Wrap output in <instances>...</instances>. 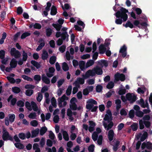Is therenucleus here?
Here are the masks:
<instances>
[{
  "instance_id": "nucleus-1",
  "label": "nucleus",
  "mask_w": 152,
  "mask_h": 152,
  "mask_svg": "<svg viewBox=\"0 0 152 152\" xmlns=\"http://www.w3.org/2000/svg\"><path fill=\"white\" fill-rule=\"evenodd\" d=\"M128 12V11L125 8L121 7L120 9V11H118L116 12L115 15L117 18L115 20V23L117 24L121 25L122 23V20L123 19L124 22L126 21L128 18V15L126 14Z\"/></svg>"
},
{
  "instance_id": "nucleus-2",
  "label": "nucleus",
  "mask_w": 152,
  "mask_h": 152,
  "mask_svg": "<svg viewBox=\"0 0 152 152\" xmlns=\"http://www.w3.org/2000/svg\"><path fill=\"white\" fill-rule=\"evenodd\" d=\"M102 73V69L99 66H96L92 70H89L87 71L85 75H82V77L86 79L90 76L92 77L94 76L96 74L98 75H101Z\"/></svg>"
},
{
  "instance_id": "nucleus-3",
  "label": "nucleus",
  "mask_w": 152,
  "mask_h": 152,
  "mask_svg": "<svg viewBox=\"0 0 152 152\" xmlns=\"http://www.w3.org/2000/svg\"><path fill=\"white\" fill-rule=\"evenodd\" d=\"M88 104L86 105V108L89 110H91V112H96L98 108L97 106L94 107V104L96 105L97 103L95 100L92 99H89L87 102Z\"/></svg>"
},
{
  "instance_id": "nucleus-4",
  "label": "nucleus",
  "mask_w": 152,
  "mask_h": 152,
  "mask_svg": "<svg viewBox=\"0 0 152 152\" xmlns=\"http://www.w3.org/2000/svg\"><path fill=\"white\" fill-rule=\"evenodd\" d=\"M126 97L131 104L135 102L137 99V96L133 93H127L126 94Z\"/></svg>"
},
{
  "instance_id": "nucleus-5",
  "label": "nucleus",
  "mask_w": 152,
  "mask_h": 152,
  "mask_svg": "<svg viewBox=\"0 0 152 152\" xmlns=\"http://www.w3.org/2000/svg\"><path fill=\"white\" fill-rule=\"evenodd\" d=\"M115 82H118L119 80L121 81H124L126 79L125 76L123 74H120L117 72L114 75Z\"/></svg>"
},
{
  "instance_id": "nucleus-6",
  "label": "nucleus",
  "mask_w": 152,
  "mask_h": 152,
  "mask_svg": "<svg viewBox=\"0 0 152 152\" xmlns=\"http://www.w3.org/2000/svg\"><path fill=\"white\" fill-rule=\"evenodd\" d=\"M10 53L12 56H14L15 58H20L21 56L20 52L16 50L14 48H12L10 51Z\"/></svg>"
},
{
  "instance_id": "nucleus-7",
  "label": "nucleus",
  "mask_w": 152,
  "mask_h": 152,
  "mask_svg": "<svg viewBox=\"0 0 152 152\" xmlns=\"http://www.w3.org/2000/svg\"><path fill=\"white\" fill-rule=\"evenodd\" d=\"M127 48L125 45H124L121 48L119 53H122V56L125 58L127 55Z\"/></svg>"
},
{
  "instance_id": "nucleus-8",
  "label": "nucleus",
  "mask_w": 152,
  "mask_h": 152,
  "mask_svg": "<svg viewBox=\"0 0 152 152\" xmlns=\"http://www.w3.org/2000/svg\"><path fill=\"white\" fill-rule=\"evenodd\" d=\"M102 123L104 128L106 129L107 131L111 129L113 125V123L112 121L110 122L108 125L107 123L104 121H103Z\"/></svg>"
},
{
  "instance_id": "nucleus-9",
  "label": "nucleus",
  "mask_w": 152,
  "mask_h": 152,
  "mask_svg": "<svg viewBox=\"0 0 152 152\" xmlns=\"http://www.w3.org/2000/svg\"><path fill=\"white\" fill-rule=\"evenodd\" d=\"M18 61L16 59L14 58H12L10 63V66L11 68H15L17 65Z\"/></svg>"
},
{
  "instance_id": "nucleus-10",
  "label": "nucleus",
  "mask_w": 152,
  "mask_h": 152,
  "mask_svg": "<svg viewBox=\"0 0 152 152\" xmlns=\"http://www.w3.org/2000/svg\"><path fill=\"white\" fill-rule=\"evenodd\" d=\"M114 134V131L112 129L110 130L108 132V136L110 141H111L113 140Z\"/></svg>"
},
{
  "instance_id": "nucleus-11",
  "label": "nucleus",
  "mask_w": 152,
  "mask_h": 152,
  "mask_svg": "<svg viewBox=\"0 0 152 152\" xmlns=\"http://www.w3.org/2000/svg\"><path fill=\"white\" fill-rule=\"evenodd\" d=\"M106 48L105 46L102 44L100 45L99 47V53L100 54H103L106 51Z\"/></svg>"
},
{
  "instance_id": "nucleus-12",
  "label": "nucleus",
  "mask_w": 152,
  "mask_h": 152,
  "mask_svg": "<svg viewBox=\"0 0 152 152\" xmlns=\"http://www.w3.org/2000/svg\"><path fill=\"white\" fill-rule=\"evenodd\" d=\"M42 79L44 83L46 84H49L50 83V79L47 78L44 74L42 75Z\"/></svg>"
},
{
  "instance_id": "nucleus-13",
  "label": "nucleus",
  "mask_w": 152,
  "mask_h": 152,
  "mask_svg": "<svg viewBox=\"0 0 152 152\" xmlns=\"http://www.w3.org/2000/svg\"><path fill=\"white\" fill-rule=\"evenodd\" d=\"M62 131L63 137L64 140L66 141H68L69 140V137L67 132L62 130L61 131Z\"/></svg>"
},
{
  "instance_id": "nucleus-14",
  "label": "nucleus",
  "mask_w": 152,
  "mask_h": 152,
  "mask_svg": "<svg viewBox=\"0 0 152 152\" xmlns=\"http://www.w3.org/2000/svg\"><path fill=\"white\" fill-rule=\"evenodd\" d=\"M69 35L67 34V32H63L62 33V34L61 36V39L63 40H64L66 38V41H68V37H69Z\"/></svg>"
},
{
  "instance_id": "nucleus-15",
  "label": "nucleus",
  "mask_w": 152,
  "mask_h": 152,
  "mask_svg": "<svg viewBox=\"0 0 152 152\" xmlns=\"http://www.w3.org/2000/svg\"><path fill=\"white\" fill-rule=\"evenodd\" d=\"M57 13V9L56 6L53 5L51 7L50 15H55Z\"/></svg>"
},
{
  "instance_id": "nucleus-16",
  "label": "nucleus",
  "mask_w": 152,
  "mask_h": 152,
  "mask_svg": "<svg viewBox=\"0 0 152 152\" xmlns=\"http://www.w3.org/2000/svg\"><path fill=\"white\" fill-rule=\"evenodd\" d=\"M99 64L101 66L104 65L105 67H107L108 66V63L107 61L105 60H101L100 61L98 62Z\"/></svg>"
},
{
  "instance_id": "nucleus-17",
  "label": "nucleus",
  "mask_w": 152,
  "mask_h": 152,
  "mask_svg": "<svg viewBox=\"0 0 152 152\" xmlns=\"http://www.w3.org/2000/svg\"><path fill=\"white\" fill-rule=\"evenodd\" d=\"M39 129L37 128L31 132V137L33 138L36 137L39 134Z\"/></svg>"
},
{
  "instance_id": "nucleus-18",
  "label": "nucleus",
  "mask_w": 152,
  "mask_h": 152,
  "mask_svg": "<svg viewBox=\"0 0 152 152\" xmlns=\"http://www.w3.org/2000/svg\"><path fill=\"white\" fill-rule=\"evenodd\" d=\"M123 25L124 26H125L126 28L129 27L131 28H134L133 24L130 21H128L125 24L124 23Z\"/></svg>"
},
{
  "instance_id": "nucleus-19",
  "label": "nucleus",
  "mask_w": 152,
  "mask_h": 152,
  "mask_svg": "<svg viewBox=\"0 0 152 152\" xmlns=\"http://www.w3.org/2000/svg\"><path fill=\"white\" fill-rule=\"evenodd\" d=\"M52 26L55 28L56 29V30L58 31H59L62 27V25H59L58 24H56L53 23L52 24Z\"/></svg>"
},
{
  "instance_id": "nucleus-20",
  "label": "nucleus",
  "mask_w": 152,
  "mask_h": 152,
  "mask_svg": "<svg viewBox=\"0 0 152 152\" xmlns=\"http://www.w3.org/2000/svg\"><path fill=\"white\" fill-rule=\"evenodd\" d=\"M69 107L71 110H77V106L75 102L72 103L71 104L69 105Z\"/></svg>"
},
{
  "instance_id": "nucleus-21",
  "label": "nucleus",
  "mask_w": 152,
  "mask_h": 152,
  "mask_svg": "<svg viewBox=\"0 0 152 152\" xmlns=\"http://www.w3.org/2000/svg\"><path fill=\"white\" fill-rule=\"evenodd\" d=\"M47 128L46 126L42 127L40 130V134L41 135H43L47 131Z\"/></svg>"
},
{
  "instance_id": "nucleus-22",
  "label": "nucleus",
  "mask_w": 152,
  "mask_h": 152,
  "mask_svg": "<svg viewBox=\"0 0 152 152\" xmlns=\"http://www.w3.org/2000/svg\"><path fill=\"white\" fill-rule=\"evenodd\" d=\"M148 134L147 132H144L140 138V141L143 142L144 141L147 137Z\"/></svg>"
},
{
  "instance_id": "nucleus-23",
  "label": "nucleus",
  "mask_w": 152,
  "mask_h": 152,
  "mask_svg": "<svg viewBox=\"0 0 152 152\" xmlns=\"http://www.w3.org/2000/svg\"><path fill=\"white\" fill-rule=\"evenodd\" d=\"M31 104L33 110L35 111H37L38 110V107L36 103L32 101Z\"/></svg>"
},
{
  "instance_id": "nucleus-24",
  "label": "nucleus",
  "mask_w": 152,
  "mask_h": 152,
  "mask_svg": "<svg viewBox=\"0 0 152 152\" xmlns=\"http://www.w3.org/2000/svg\"><path fill=\"white\" fill-rule=\"evenodd\" d=\"M48 52L45 50L43 51L42 55V58L43 60H46L48 57Z\"/></svg>"
},
{
  "instance_id": "nucleus-25",
  "label": "nucleus",
  "mask_w": 152,
  "mask_h": 152,
  "mask_svg": "<svg viewBox=\"0 0 152 152\" xmlns=\"http://www.w3.org/2000/svg\"><path fill=\"white\" fill-rule=\"evenodd\" d=\"M120 144V142L117 141L115 144L113 146V149L114 151L116 152L118 148V146Z\"/></svg>"
},
{
  "instance_id": "nucleus-26",
  "label": "nucleus",
  "mask_w": 152,
  "mask_h": 152,
  "mask_svg": "<svg viewBox=\"0 0 152 152\" xmlns=\"http://www.w3.org/2000/svg\"><path fill=\"white\" fill-rule=\"evenodd\" d=\"M62 68L63 70L64 71H67L69 69V67L68 65L65 62H64L63 63Z\"/></svg>"
},
{
  "instance_id": "nucleus-27",
  "label": "nucleus",
  "mask_w": 152,
  "mask_h": 152,
  "mask_svg": "<svg viewBox=\"0 0 152 152\" xmlns=\"http://www.w3.org/2000/svg\"><path fill=\"white\" fill-rule=\"evenodd\" d=\"M46 35L47 37H50L53 32V30L50 28L46 29Z\"/></svg>"
},
{
  "instance_id": "nucleus-28",
  "label": "nucleus",
  "mask_w": 152,
  "mask_h": 152,
  "mask_svg": "<svg viewBox=\"0 0 152 152\" xmlns=\"http://www.w3.org/2000/svg\"><path fill=\"white\" fill-rule=\"evenodd\" d=\"M56 61V57L55 56H52L50 59L49 63L51 64H53Z\"/></svg>"
},
{
  "instance_id": "nucleus-29",
  "label": "nucleus",
  "mask_w": 152,
  "mask_h": 152,
  "mask_svg": "<svg viewBox=\"0 0 152 152\" xmlns=\"http://www.w3.org/2000/svg\"><path fill=\"white\" fill-rule=\"evenodd\" d=\"M34 93V91L32 89H27L26 91L25 94L27 96H30Z\"/></svg>"
},
{
  "instance_id": "nucleus-30",
  "label": "nucleus",
  "mask_w": 152,
  "mask_h": 152,
  "mask_svg": "<svg viewBox=\"0 0 152 152\" xmlns=\"http://www.w3.org/2000/svg\"><path fill=\"white\" fill-rule=\"evenodd\" d=\"M12 91L15 93L18 94L20 91V88L17 87H14L12 88Z\"/></svg>"
},
{
  "instance_id": "nucleus-31",
  "label": "nucleus",
  "mask_w": 152,
  "mask_h": 152,
  "mask_svg": "<svg viewBox=\"0 0 152 152\" xmlns=\"http://www.w3.org/2000/svg\"><path fill=\"white\" fill-rule=\"evenodd\" d=\"M9 135V134L8 132H4L2 136L3 140L5 141L7 140V138H8Z\"/></svg>"
},
{
  "instance_id": "nucleus-32",
  "label": "nucleus",
  "mask_w": 152,
  "mask_h": 152,
  "mask_svg": "<svg viewBox=\"0 0 152 152\" xmlns=\"http://www.w3.org/2000/svg\"><path fill=\"white\" fill-rule=\"evenodd\" d=\"M138 127V125L137 124L135 123H134L131 126V127L133 131H136Z\"/></svg>"
},
{
  "instance_id": "nucleus-33",
  "label": "nucleus",
  "mask_w": 152,
  "mask_h": 152,
  "mask_svg": "<svg viewBox=\"0 0 152 152\" xmlns=\"http://www.w3.org/2000/svg\"><path fill=\"white\" fill-rule=\"evenodd\" d=\"M112 119V118L111 117L108 115L107 114H106L105 115L104 117L103 118V120L104 121H107L108 122H109L110 121H111Z\"/></svg>"
},
{
  "instance_id": "nucleus-34",
  "label": "nucleus",
  "mask_w": 152,
  "mask_h": 152,
  "mask_svg": "<svg viewBox=\"0 0 152 152\" xmlns=\"http://www.w3.org/2000/svg\"><path fill=\"white\" fill-rule=\"evenodd\" d=\"M98 134H97L96 132H94L92 135V138L94 141H96L97 140L98 137Z\"/></svg>"
},
{
  "instance_id": "nucleus-35",
  "label": "nucleus",
  "mask_w": 152,
  "mask_h": 152,
  "mask_svg": "<svg viewBox=\"0 0 152 152\" xmlns=\"http://www.w3.org/2000/svg\"><path fill=\"white\" fill-rule=\"evenodd\" d=\"M137 103L138 104H140V106L142 108H145L144 107V101L142 98L140 99V101H137Z\"/></svg>"
},
{
  "instance_id": "nucleus-36",
  "label": "nucleus",
  "mask_w": 152,
  "mask_h": 152,
  "mask_svg": "<svg viewBox=\"0 0 152 152\" xmlns=\"http://www.w3.org/2000/svg\"><path fill=\"white\" fill-rule=\"evenodd\" d=\"M21 77L24 79L27 80L28 81L31 82L33 81L32 78L31 77L26 75H21Z\"/></svg>"
},
{
  "instance_id": "nucleus-37",
  "label": "nucleus",
  "mask_w": 152,
  "mask_h": 152,
  "mask_svg": "<svg viewBox=\"0 0 152 152\" xmlns=\"http://www.w3.org/2000/svg\"><path fill=\"white\" fill-rule=\"evenodd\" d=\"M22 56L23 61H26L27 60L28 58V55L27 53L24 50H23V51Z\"/></svg>"
},
{
  "instance_id": "nucleus-38",
  "label": "nucleus",
  "mask_w": 152,
  "mask_h": 152,
  "mask_svg": "<svg viewBox=\"0 0 152 152\" xmlns=\"http://www.w3.org/2000/svg\"><path fill=\"white\" fill-rule=\"evenodd\" d=\"M94 61L92 59L88 61L86 64V67H88L92 65L94 63Z\"/></svg>"
},
{
  "instance_id": "nucleus-39",
  "label": "nucleus",
  "mask_w": 152,
  "mask_h": 152,
  "mask_svg": "<svg viewBox=\"0 0 152 152\" xmlns=\"http://www.w3.org/2000/svg\"><path fill=\"white\" fill-rule=\"evenodd\" d=\"M114 84L112 81L109 82L107 85L106 87L108 89H111L113 88L114 86Z\"/></svg>"
},
{
  "instance_id": "nucleus-40",
  "label": "nucleus",
  "mask_w": 152,
  "mask_h": 152,
  "mask_svg": "<svg viewBox=\"0 0 152 152\" xmlns=\"http://www.w3.org/2000/svg\"><path fill=\"white\" fill-rule=\"evenodd\" d=\"M34 80L38 83L41 80V77L39 75H36L34 76Z\"/></svg>"
},
{
  "instance_id": "nucleus-41",
  "label": "nucleus",
  "mask_w": 152,
  "mask_h": 152,
  "mask_svg": "<svg viewBox=\"0 0 152 152\" xmlns=\"http://www.w3.org/2000/svg\"><path fill=\"white\" fill-rule=\"evenodd\" d=\"M6 78L11 84H14L15 83V80L12 77L7 76Z\"/></svg>"
},
{
  "instance_id": "nucleus-42",
  "label": "nucleus",
  "mask_w": 152,
  "mask_h": 152,
  "mask_svg": "<svg viewBox=\"0 0 152 152\" xmlns=\"http://www.w3.org/2000/svg\"><path fill=\"white\" fill-rule=\"evenodd\" d=\"M31 35V33L28 32H25L23 33L21 36V38L22 39L25 38L26 37Z\"/></svg>"
},
{
  "instance_id": "nucleus-43",
  "label": "nucleus",
  "mask_w": 152,
  "mask_h": 152,
  "mask_svg": "<svg viewBox=\"0 0 152 152\" xmlns=\"http://www.w3.org/2000/svg\"><path fill=\"white\" fill-rule=\"evenodd\" d=\"M37 115L35 112L31 113L28 116V117L31 119H34L36 118Z\"/></svg>"
},
{
  "instance_id": "nucleus-44",
  "label": "nucleus",
  "mask_w": 152,
  "mask_h": 152,
  "mask_svg": "<svg viewBox=\"0 0 152 152\" xmlns=\"http://www.w3.org/2000/svg\"><path fill=\"white\" fill-rule=\"evenodd\" d=\"M56 100L55 97H53L51 99V104L55 108L56 107Z\"/></svg>"
},
{
  "instance_id": "nucleus-45",
  "label": "nucleus",
  "mask_w": 152,
  "mask_h": 152,
  "mask_svg": "<svg viewBox=\"0 0 152 152\" xmlns=\"http://www.w3.org/2000/svg\"><path fill=\"white\" fill-rule=\"evenodd\" d=\"M72 86H68V88L66 89V93L67 96H69L71 93L72 90Z\"/></svg>"
},
{
  "instance_id": "nucleus-46",
  "label": "nucleus",
  "mask_w": 152,
  "mask_h": 152,
  "mask_svg": "<svg viewBox=\"0 0 152 152\" xmlns=\"http://www.w3.org/2000/svg\"><path fill=\"white\" fill-rule=\"evenodd\" d=\"M132 9L136 12V14L137 15H140L141 14L142 11L140 8L138 7L136 8L133 7Z\"/></svg>"
},
{
  "instance_id": "nucleus-47",
  "label": "nucleus",
  "mask_w": 152,
  "mask_h": 152,
  "mask_svg": "<svg viewBox=\"0 0 152 152\" xmlns=\"http://www.w3.org/2000/svg\"><path fill=\"white\" fill-rule=\"evenodd\" d=\"M143 113L140 110L136 111L135 113V115L137 116L140 118L142 117L143 116Z\"/></svg>"
},
{
  "instance_id": "nucleus-48",
  "label": "nucleus",
  "mask_w": 152,
  "mask_h": 152,
  "mask_svg": "<svg viewBox=\"0 0 152 152\" xmlns=\"http://www.w3.org/2000/svg\"><path fill=\"white\" fill-rule=\"evenodd\" d=\"M45 42H41L38 46L36 49V51H38L40 50L45 45Z\"/></svg>"
},
{
  "instance_id": "nucleus-49",
  "label": "nucleus",
  "mask_w": 152,
  "mask_h": 152,
  "mask_svg": "<svg viewBox=\"0 0 152 152\" xmlns=\"http://www.w3.org/2000/svg\"><path fill=\"white\" fill-rule=\"evenodd\" d=\"M15 145L16 148L19 149H23L24 147L23 145L20 143H15Z\"/></svg>"
},
{
  "instance_id": "nucleus-50",
  "label": "nucleus",
  "mask_w": 152,
  "mask_h": 152,
  "mask_svg": "<svg viewBox=\"0 0 152 152\" xmlns=\"http://www.w3.org/2000/svg\"><path fill=\"white\" fill-rule=\"evenodd\" d=\"M103 87L99 85H97L96 87V91L97 92H100L102 90Z\"/></svg>"
},
{
  "instance_id": "nucleus-51",
  "label": "nucleus",
  "mask_w": 152,
  "mask_h": 152,
  "mask_svg": "<svg viewBox=\"0 0 152 152\" xmlns=\"http://www.w3.org/2000/svg\"><path fill=\"white\" fill-rule=\"evenodd\" d=\"M15 118V115L14 114L9 115V120L10 122L12 123L14 121Z\"/></svg>"
},
{
  "instance_id": "nucleus-52",
  "label": "nucleus",
  "mask_w": 152,
  "mask_h": 152,
  "mask_svg": "<svg viewBox=\"0 0 152 152\" xmlns=\"http://www.w3.org/2000/svg\"><path fill=\"white\" fill-rule=\"evenodd\" d=\"M103 140V136L102 135H99L98 139L97 140V142L98 144L99 145H101L102 144Z\"/></svg>"
},
{
  "instance_id": "nucleus-53",
  "label": "nucleus",
  "mask_w": 152,
  "mask_h": 152,
  "mask_svg": "<svg viewBox=\"0 0 152 152\" xmlns=\"http://www.w3.org/2000/svg\"><path fill=\"white\" fill-rule=\"evenodd\" d=\"M126 90L125 88H121L119 90L118 94L119 95H122L126 93Z\"/></svg>"
},
{
  "instance_id": "nucleus-54",
  "label": "nucleus",
  "mask_w": 152,
  "mask_h": 152,
  "mask_svg": "<svg viewBox=\"0 0 152 152\" xmlns=\"http://www.w3.org/2000/svg\"><path fill=\"white\" fill-rule=\"evenodd\" d=\"M30 124L34 127H36L38 124V122L37 120H33L30 122Z\"/></svg>"
},
{
  "instance_id": "nucleus-55",
  "label": "nucleus",
  "mask_w": 152,
  "mask_h": 152,
  "mask_svg": "<svg viewBox=\"0 0 152 152\" xmlns=\"http://www.w3.org/2000/svg\"><path fill=\"white\" fill-rule=\"evenodd\" d=\"M38 95L37 97V99L39 102H40L43 97L42 94L40 92H38Z\"/></svg>"
},
{
  "instance_id": "nucleus-56",
  "label": "nucleus",
  "mask_w": 152,
  "mask_h": 152,
  "mask_svg": "<svg viewBox=\"0 0 152 152\" xmlns=\"http://www.w3.org/2000/svg\"><path fill=\"white\" fill-rule=\"evenodd\" d=\"M83 78L79 77L77 79V80L80 84L82 85L84 83V79H85L83 77Z\"/></svg>"
},
{
  "instance_id": "nucleus-57",
  "label": "nucleus",
  "mask_w": 152,
  "mask_h": 152,
  "mask_svg": "<svg viewBox=\"0 0 152 152\" xmlns=\"http://www.w3.org/2000/svg\"><path fill=\"white\" fill-rule=\"evenodd\" d=\"M95 146L94 144H91L89 145L88 148V150L89 152H94Z\"/></svg>"
},
{
  "instance_id": "nucleus-58",
  "label": "nucleus",
  "mask_w": 152,
  "mask_h": 152,
  "mask_svg": "<svg viewBox=\"0 0 152 152\" xmlns=\"http://www.w3.org/2000/svg\"><path fill=\"white\" fill-rule=\"evenodd\" d=\"M66 47L65 45H63L59 48V50L61 53H63L65 51Z\"/></svg>"
},
{
  "instance_id": "nucleus-59",
  "label": "nucleus",
  "mask_w": 152,
  "mask_h": 152,
  "mask_svg": "<svg viewBox=\"0 0 152 152\" xmlns=\"http://www.w3.org/2000/svg\"><path fill=\"white\" fill-rule=\"evenodd\" d=\"M17 105L20 107H23L24 106V103L22 101L20 100L18 101L17 103Z\"/></svg>"
},
{
  "instance_id": "nucleus-60",
  "label": "nucleus",
  "mask_w": 152,
  "mask_h": 152,
  "mask_svg": "<svg viewBox=\"0 0 152 152\" xmlns=\"http://www.w3.org/2000/svg\"><path fill=\"white\" fill-rule=\"evenodd\" d=\"M5 55V52L3 50L0 51V58L3 59L4 58Z\"/></svg>"
},
{
  "instance_id": "nucleus-61",
  "label": "nucleus",
  "mask_w": 152,
  "mask_h": 152,
  "mask_svg": "<svg viewBox=\"0 0 152 152\" xmlns=\"http://www.w3.org/2000/svg\"><path fill=\"white\" fill-rule=\"evenodd\" d=\"M129 117L131 118H133L134 116V111L133 110H131L129 113Z\"/></svg>"
},
{
  "instance_id": "nucleus-62",
  "label": "nucleus",
  "mask_w": 152,
  "mask_h": 152,
  "mask_svg": "<svg viewBox=\"0 0 152 152\" xmlns=\"http://www.w3.org/2000/svg\"><path fill=\"white\" fill-rule=\"evenodd\" d=\"M143 123L147 128H150L151 124L150 121H143Z\"/></svg>"
},
{
  "instance_id": "nucleus-63",
  "label": "nucleus",
  "mask_w": 152,
  "mask_h": 152,
  "mask_svg": "<svg viewBox=\"0 0 152 152\" xmlns=\"http://www.w3.org/2000/svg\"><path fill=\"white\" fill-rule=\"evenodd\" d=\"M19 137L22 140H24L25 139L26 135L24 133H20L18 134Z\"/></svg>"
},
{
  "instance_id": "nucleus-64",
  "label": "nucleus",
  "mask_w": 152,
  "mask_h": 152,
  "mask_svg": "<svg viewBox=\"0 0 152 152\" xmlns=\"http://www.w3.org/2000/svg\"><path fill=\"white\" fill-rule=\"evenodd\" d=\"M46 150H48V152H56V148L55 147H53L52 148V150L50 148H46Z\"/></svg>"
}]
</instances>
